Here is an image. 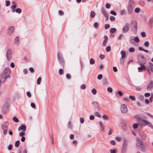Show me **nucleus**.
<instances>
[{
    "mask_svg": "<svg viewBox=\"0 0 153 153\" xmlns=\"http://www.w3.org/2000/svg\"><path fill=\"white\" fill-rule=\"evenodd\" d=\"M10 69L8 68H5L3 71L2 75L0 76V77L1 79H4V82L6 81L7 78L10 77Z\"/></svg>",
    "mask_w": 153,
    "mask_h": 153,
    "instance_id": "obj_1",
    "label": "nucleus"
},
{
    "mask_svg": "<svg viewBox=\"0 0 153 153\" xmlns=\"http://www.w3.org/2000/svg\"><path fill=\"white\" fill-rule=\"evenodd\" d=\"M135 5V3L133 0H130L127 7L128 13L131 14L133 10Z\"/></svg>",
    "mask_w": 153,
    "mask_h": 153,
    "instance_id": "obj_2",
    "label": "nucleus"
},
{
    "mask_svg": "<svg viewBox=\"0 0 153 153\" xmlns=\"http://www.w3.org/2000/svg\"><path fill=\"white\" fill-rule=\"evenodd\" d=\"M140 41V40L138 37L132 36L130 38V42L136 46L138 45V42Z\"/></svg>",
    "mask_w": 153,
    "mask_h": 153,
    "instance_id": "obj_3",
    "label": "nucleus"
},
{
    "mask_svg": "<svg viewBox=\"0 0 153 153\" xmlns=\"http://www.w3.org/2000/svg\"><path fill=\"white\" fill-rule=\"evenodd\" d=\"M130 26L131 31L134 33H135L137 32V24L135 20L132 21L131 22Z\"/></svg>",
    "mask_w": 153,
    "mask_h": 153,
    "instance_id": "obj_4",
    "label": "nucleus"
},
{
    "mask_svg": "<svg viewBox=\"0 0 153 153\" xmlns=\"http://www.w3.org/2000/svg\"><path fill=\"white\" fill-rule=\"evenodd\" d=\"M136 144V146L138 149H140L143 152H145L146 151V147L140 140H137Z\"/></svg>",
    "mask_w": 153,
    "mask_h": 153,
    "instance_id": "obj_5",
    "label": "nucleus"
},
{
    "mask_svg": "<svg viewBox=\"0 0 153 153\" xmlns=\"http://www.w3.org/2000/svg\"><path fill=\"white\" fill-rule=\"evenodd\" d=\"M8 125V123L7 122H5L2 126L3 133L4 135H6L7 133Z\"/></svg>",
    "mask_w": 153,
    "mask_h": 153,
    "instance_id": "obj_6",
    "label": "nucleus"
},
{
    "mask_svg": "<svg viewBox=\"0 0 153 153\" xmlns=\"http://www.w3.org/2000/svg\"><path fill=\"white\" fill-rule=\"evenodd\" d=\"M138 60L139 62L140 63V65L145 64L146 62L143 56L140 55L138 56Z\"/></svg>",
    "mask_w": 153,
    "mask_h": 153,
    "instance_id": "obj_7",
    "label": "nucleus"
},
{
    "mask_svg": "<svg viewBox=\"0 0 153 153\" xmlns=\"http://www.w3.org/2000/svg\"><path fill=\"white\" fill-rule=\"evenodd\" d=\"M121 112L123 113H126L127 111V107L126 105L123 104L121 105L120 107Z\"/></svg>",
    "mask_w": 153,
    "mask_h": 153,
    "instance_id": "obj_8",
    "label": "nucleus"
},
{
    "mask_svg": "<svg viewBox=\"0 0 153 153\" xmlns=\"http://www.w3.org/2000/svg\"><path fill=\"white\" fill-rule=\"evenodd\" d=\"M6 56L7 59L8 61L10 60L12 57V52L10 50L8 49L7 50L6 52Z\"/></svg>",
    "mask_w": 153,
    "mask_h": 153,
    "instance_id": "obj_9",
    "label": "nucleus"
},
{
    "mask_svg": "<svg viewBox=\"0 0 153 153\" xmlns=\"http://www.w3.org/2000/svg\"><path fill=\"white\" fill-rule=\"evenodd\" d=\"M57 57L60 63L62 65H63L64 64V60H63V58L60 56L59 52H58L57 53Z\"/></svg>",
    "mask_w": 153,
    "mask_h": 153,
    "instance_id": "obj_10",
    "label": "nucleus"
},
{
    "mask_svg": "<svg viewBox=\"0 0 153 153\" xmlns=\"http://www.w3.org/2000/svg\"><path fill=\"white\" fill-rule=\"evenodd\" d=\"M129 30V27L128 24L126 23L124 25L123 28V33H126Z\"/></svg>",
    "mask_w": 153,
    "mask_h": 153,
    "instance_id": "obj_11",
    "label": "nucleus"
},
{
    "mask_svg": "<svg viewBox=\"0 0 153 153\" xmlns=\"http://www.w3.org/2000/svg\"><path fill=\"white\" fill-rule=\"evenodd\" d=\"M143 121L144 122L143 125L144 126H148L152 128H153V126L152 123L146 120H143Z\"/></svg>",
    "mask_w": 153,
    "mask_h": 153,
    "instance_id": "obj_12",
    "label": "nucleus"
},
{
    "mask_svg": "<svg viewBox=\"0 0 153 153\" xmlns=\"http://www.w3.org/2000/svg\"><path fill=\"white\" fill-rule=\"evenodd\" d=\"M14 27L13 26L10 27L7 30V34L8 35H10L14 31Z\"/></svg>",
    "mask_w": 153,
    "mask_h": 153,
    "instance_id": "obj_13",
    "label": "nucleus"
},
{
    "mask_svg": "<svg viewBox=\"0 0 153 153\" xmlns=\"http://www.w3.org/2000/svg\"><path fill=\"white\" fill-rule=\"evenodd\" d=\"M18 130L19 131L22 130L23 132H25L26 130V126L25 125H22L19 128Z\"/></svg>",
    "mask_w": 153,
    "mask_h": 153,
    "instance_id": "obj_14",
    "label": "nucleus"
},
{
    "mask_svg": "<svg viewBox=\"0 0 153 153\" xmlns=\"http://www.w3.org/2000/svg\"><path fill=\"white\" fill-rule=\"evenodd\" d=\"M2 112L3 114H6L8 111V107L6 105H4L3 106L2 108Z\"/></svg>",
    "mask_w": 153,
    "mask_h": 153,
    "instance_id": "obj_15",
    "label": "nucleus"
},
{
    "mask_svg": "<svg viewBox=\"0 0 153 153\" xmlns=\"http://www.w3.org/2000/svg\"><path fill=\"white\" fill-rule=\"evenodd\" d=\"M153 87V81L152 80H151L147 88L148 90H150Z\"/></svg>",
    "mask_w": 153,
    "mask_h": 153,
    "instance_id": "obj_16",
    "label": "nucleus"
},
{
    "mask_svg": "<svg viewBox=\"0 0 153 153\" xmlns=\"http://www.w3.org/2000/svg\"><path fill=\"white\" fill-rule=\"evenodd\" d=\"M121 59H125L126 55V52L123 51H122L121 52Z\"/></svg>",
    "mask_w": 153,
    "mask_h": 153,
    "instance_id": "obj_17",
    "label": "nucleus"
},
{
    "mask_svg": "<svg viewBox=\"0 0 153 153\" xmlns=\"http://www.w3.org/2000/svg\"><path fill=\"white\" fill-rule=\"evenodd\" d=\"M104 40L102 43V45L103 46H105L106 43H107L108 40V37L107 36H104Z\"/></svg>",
    "mask_w": 153,
    "mask_h": 153,
    "instance_id": "obj_18",
    "label": "nucleus"
},
{
    "mask_svg": "<svg viewBox=\"0 0 153 153\" xmlns=\"http://www.w3.org/2000/svg\"><path fill=\"white\" fill-rule=\"evenodd\" d=\"M101 12L104 16H107V15H108L106 11L102 7L101 8Z\"/></svg>",
    "mask_w": 153,
    "mask_h": 153,
    "instance_id": "obj_19",
    "label": "nucleus"
},
{
    "mask_svg": "<svg viewBox=\"0 0 153 153\" xmlns=\"http://www.w3.org/2000/svg\"><path fill=\"white\" fill-rule=\"evenodd\" d=\"M92 104H93L94 106L96 108H98L99 107V103L96 102H92Z\"/></svg>",
    "mask_w": 153,
    "mask_h": 153,
    "instance_id": "obj_20",
    "label": "nucleus"
},
{
    "mask_svg": "<svg viewBox=\"0 0 153 153\" xmlns=\"http://www.w3.org/2000/svg\"><path fill=\"white\" fill-rule=\"evenodd\" d=\"M127 145L126 144H124L123 146V148L122 149V152H125L126 151L127 149Z\"/></svg>",
    "mask_w": 153,
    "mask_h": 153,
    "instance_id": "obj_21",
    "label": "nucleus"
},
{
    "mask_svg": "<svg viewBox=\"0 0 153 153\" xmlns=\"http://www.w3.org/2000/svg\"><path fill=\"white\" fill-rule=\"evenodd\" d=\"M121 128L123 131H126V125L124 123L121 126Z\"/></svg>",
    "mask_w": 153,
    "mask_h": 153,
    "instance_id": "obj_22",
    "label": "nucleus"
},
{
    "mask_svg": "<svg viewBox=\"0 0 153 153\" xmlns=\"http://www.w3.org/2000/svg\"><path fill=\"white\" fill-rule=\"evenodd\" d=\"M95 15V13L93 11L91 12L90 13V16L91 17L93 18H94Z\"/></svg>",
    "mask_w": 153,
    "mask_h": 153,
    "instance_id": "obj_23",
    "label": "nucleus"
},
{
    "mask_svg": "<svg viewBox=\"0 0 153 153\" xmlns=\"http://www.w3.org/2000/svg\"><path fill=\"white\" fill-rule=\"evenodd\" d=\"M19 38L18 37H16L15 40L14 42L16 44L19 42Z\"/></svg>",
    "mask_w": 153,
    "mask_h": 153,
    "instance_id": "obj_24",
    "label": "nucleus"
},
{
    "mask_svg": "<svg viewBox=\"0 0 153 153\" xmlns=\"http://www.w3.org/2000/svg\"><path fill=\"white\" fill-rule=\"evenodd\" d=\"M140 8L139 7L136 8L134 10V11L136 13H139L140 11Z\"/></svg>",
    "mask_w": 153,
    "mask_h": 153,
    "instance_id": "obj_25",
    "label": "nucleus"
},
{
    "mask_svg": "<svg viewBox=\"0 0 153 153\" xmlns=\"http://www.w3.org/2000/svg\"><path fill=\"white\" fill-rule=\"evenodd\" d=\"M20 144V141L19 140H17L15 142V146L16 147H19Z\"/></svg>",
    "mask_w": 153,
    "mask_h": 153,
    "instance_id": "obj_26",
    "label": "nucleus"
},
{
    "mask_svg": "<svg viewBox=\"0 0 153 153\" xmlns=\"http://www.w3.org/2000/svg\"><path fill=\"white\" fill-rule=\"evenodd\" d=\"M15 12L18 13H20L22 12V10L20 8H17L15 10Z\"/></svg>",
    "mask_w": 153,
    "mask_h": 153,
    "instance_id": "obj_27",
    "label": "nucleus"
},
{
    "mask_svg": "<svg viewBox=\"0 0 153 153\" xmlns=\"http://www.w3.org/2000/svg\"><path fill=\"white\" fill-rule=\"evenodd\" d=\"M41 80V77H39L37 80V83L38 85H40V84Z\"/></svg>",
    "mask_w": 153,
    "mask_h": 153,
    "instance_id": "obj_28",
    "label": "nucleus"
},
{
    "mask_svg": "<svg viewBox=\"0 0 153 153\" xmlns=\"http://www.w3.org/2000/svg\"><path fill=\"white\" fill-rule=\"evenodd\" d=\"M149 24L150 25V26L151 27L152 26V24L153 23V18L149 20Z\"/></svg>",
    "mask_w": 153,
    "mask_h": 153,
    "instance_id": "obj_29",
    "label": "nucleus"
},
{
    "mask_svg": "<svg viewBox=\"0 0 153 153\" xmlns=\"http://www.w3.org/2000/svg\"><path fill=\"white\" fill-rule=\"evenodd\" d=\"M149 65L153 73V64L151 63H149Z\"/></svg>",
    "mask_w": 153,
    "mask_h": 153,
    "instance_id": "obj_30",
    "label": "nucleus"
},
{
    "mask_svg": "<svg viewBox=\"0 0 153 153\" xmlns=\"http://www.w3.org/2000/svg\"><path fill=\"white\" fill-rule=\"evenodd\" d=\"M116 31V29L115 28H111L110 30V32L111 33H114Z\"/></svg>",
    "mask_w": 153,
    "mask_h": 153,
    "instance_id": "obj_31",
    "label": "nucleus"
},
{
    "mask_svg": "<svg viewBox=\"0 0 153 153\" xmlns=\"http://www.w3.org/2000/svg\"><path fill=\"white\" fill-rule=\"evenodd\" d=\"M94 115L95 116L98 117H101V116L100 115L99 113L98 112H95L94 113Z\"/></svg>",
    "mask_w": 153,
    "mask_h": 153,
    "instance_id": "obj_32",
    "label": "nucleus"
},
{
    "mask_svg": "<svg viewBox=\"0 0 153 153\" xmlns=\"http://www.w3.org/2000/svg\"><path fill=\"white\" fill-rule=\"evenodd\" d=\"M129 98L132 101H134L135 100V98L134 96L132 95H130L129 96Z\"/></svg>",
    "mask_w": 153,
    "mask_h": 153,
    "instance_id": "obj_33",
    "label": "nucleus"
},
{
    "mask_svg": "<svg viewBox=\"0 0 153 153\" xmlns=\"http://www.w3.org/2000/svg\"><path fill=\"white\" fill-rule=\"evenodd\" d=\"M135 49L133 48H131L129 49V51L130 52H133L134 51Z\"/></svg>",
    "mask_w": 153,
    "mask_h": 153,
    "instance_id": "obj_34",
    "label": "nucleus"
},
{
    "mask_svg": "<svg viewBox=\"0 0 153 153\" xmlns=\"http://www.w3.org/2000/svg\"><path fill=\"white\" fill-rule=\"evenodd\" d=\"M144 44V46L146 47H148L149 46V43L148 41L145 42Z\"/></svg>",
    "mask_w": 153,
    "mask_h": 153,
    "instance_id": "obj_35",
    "label": "nucleus"
},
{
    "mask_svg": "<svg viewBox=\"0 0 153 153\" xmlns=\"http://www.w3.org/2000/svg\"><path fill=\"white\" fill-rule=\"evenodd\" d=\"M91 92L93 94L95 95L97 93V91L95 88H94L91 90Z\"/></svg>",
    "mask_w": 153,
    "mask_h": 153,
    "instance_id": "obj_36",
    "label": "nucleus"
},
{
    "mask_svg": "<svg viewBox=\"0 0 153 153\" xmlns=\"http://www.w3.org/2000/svg\"><path fill=\"white\" fill-rule=\"evenodd\" d=\"M102 118L103 119L106 120H108V116L105 115H104L102 116Z\"/></svg>",
    "mask_w": 153,
    "mask_h": 153,
    "instance_id": "obj_37",
    "label": "nucleus"
},
{
    "mask_svg": "<svg viewBox=\"0 0 153 153\" xmlns=\"http://www.w3.org/2000/svg\"><path fill=\"white\" fill-rule=\"evenodd\" d=\"M64 72V71L62 69H60L59 70V73L60 75L62 74Z\"/></svg>",
    "mask_w": 153,
    "mask_h": 153,
    "instance_id": "obj_38",
    "label": "nucleus"
},
{
    "mask_svg": "<svg viewBox=\"0 0 153 153\" xmlns=\"http://www.w3.org/2000/svg\"><path fill=\"white\" fill-rule=\"evenodd\" d=\"M94 60L93 59L91 58L90 59V62L91 64L93 65L94 64Z\"/></svg>",
    "mask_w": 153,
    "mask_h": 153,
    "instance_id": "obj_39",
    "label": "nucleus"
},
{
    "mask_svg": "<svg viewBox=\"0 0 153 153\" xmlns=\"http://www.w3.org/2000/svg\"><path fill=\"white\" fill-rule=\"evenodd\" d=\"M111 48L110 46H108L106 48V51L107 52H109L111 50Z\"/></svg>",
    "mask_w": 153,
    "mask_h": 153,
    "instance_id": "obj_40",
    "label": "nucleus"
},
{
    "mask_svg": "<svg viewBox=\"0 0 153 153\" xmlns=\"http://www.w3.org/2000/svg\"><path fill=\"white\" fill-rule=\"evenodd\" d=\"M13 121L16 123L18 122H19V120L16 117H13Z\"/></svg>",
    "mask_w": 153,
    "mask_h": 153,
    "instance_id": "obj_41",
    "label": "nucleus"
},
{
    "mask_svg": "<svg viewBox=\"0 0 153 153\" xmlns=\"http://www.w3.org/2000/svg\"><path fill=\"white\" fill-rule=\"evenodd\" d=\"M6 2V6L7 7L8 6L10 5V2L9 1L6 0L5 1Z\"/></svg>",
    "mask_w": 153,
    "mask_h": 153,
    "instance_id": "obj_42",
    "label": "nucleus"
},
{
    "mask_svg": "<svg viewBox=\"0 0 153 153\" xmlns=\"http://www.w3.org/2000/svg\"><path fill=\"white\" fill-rule=\"evenodd\" d=\"M138 126V124L137 123H135L133 124V127L134 128H136Z\"/></svg>",
    "mask_w": 153,
    "mask_h": 153,
    "instance_id": "obj_43",
    "label": "nucleus"
},
{
    "mask_svg": "<svg viewBox=\"0 0 153 153\" xmlns=\"http://www.w3.org/2000/svg\"><path fill=\"white\" fill-rule=\"evenodd\" d=\"M110 20L111 21H114L115 19V18L113 16H111L110 17Z\"/></svg>",
    "mask_w": 153,
    "mask_h": 153,
    "instance_id": "obj_44",
    "label": "nucleus"
},
{
    "mask_svg": "<svg viewBox=\"0 0 153 153\" xmlns=\"http://www.w3.org/2000/svg\"><path fill=\"white\" fill-rule=\"evenodd\" d=\"M102 77V76L101 74L99 75L97 77V79L99 80L101 79Z\"/></svg>",
    "mask_w": 153,
    "mask_h": 153,
    "instance_id": "obj_45",
    "label": "nucleus"
},
{
    "mask_svg": "<svg viewBox=\"0 0 153 153\" xmlns=\"http://www.w3.org/2000/svg\"><path fill=\"white\" fill-rule=\"evenodd\" d=\"M141 35L143 37H145L146 36V34L145 32H143L141 33Z\"/></svg>",
    "mask_w": 153,
    "mask_h": 153,
    "instance_id": "obj_46",
    "label": "nucleus"
},
{
    "mask_svg": "<svg viewBox=\"0 0 153 153\" xmlns=\"http://www.w3.org/2000/svg\"><path fill=\"white\" fill-rule=\"evenodd\" d=\"M80 88L82 89H84L86 88L85 85L84 84H82L81 85Z\"/></svg>",
    "mask_w": 153,
    "mask_h": 153,
    "instance_id": "obj_47",
    "label": "nucleus"
},
{
    "mask_svg": "<svg viewBox=\"0 0 153 153\" xmlns=\"http://www.w3.org/2000/svg\"><path fill=\"white\" fill-rule=\"evenodd\" d=\"M21 132L20 133L19 136L20 137H22L24 136H24L25 135V133L24 132Z\"/></svg>",
    "mask_w": 153,
    "mask_h": 153,
    "instance_id": "obj_48",
    "label": "nucleus"
},
{
    "mask_svg": "<svg viewBox=\"0 0 153 153\" xmlns=\"http://www.w3.org/2000/svg\"><path fill=\"white\" fill-rule=\"evenodd\" d=\"M29 70L32 73H34V70L32 67L29 68Z\"/></svg>",
    "mask_w": 153,
    "mask_h": 153,
    "instance_id": "obj_49",
    "label": "nucleus"
},
{
    "mask_svg": "<svg viewBox=\"0 0 153 153\" xmlns=\"http://www.w3.org/2000/svg\"><path fill=\"white\" fill-rule=\"evenodd\" d=\"M105 56L104 55L101 54L100 55V58L101 59V60H102L104 58Z\"/></svg>",
    "mask_w": 153,
    "mask_h": 153,
    "instance_id": "obj_50",
    "label": "nucleus"
},
{
    "mask_svg": "<svg viewBox=\"0 0 153 153\" xmlns=\"http://www.w3.org/2000/svg\"><path fill=\"white\" fill-rule=\"evenodd\" d=\"M107 90L108 92L110 93L112 92L113 91L112 88L111 87L108 88H107Z\"/></svg>",
    "mask_w": 153,
    "mask_h": 153,
    "instance_id": "obj_51",
    "label": "nucleus"
},
{
    "mask_svg": "<svg viewBox=\"0 0 153 153\" xmlns=\"http://www.w3.org/2000/svg\"><path fill=\"white\" fill-rule=\"evenodd\" d=\"M94 26L95 28H97L99 26V24L97 22H95L94 24Z\"/></svg>",
    "mask_w": 153,
    "mask_h": 153,
    "instance_id": "obj_52",
    "label": "nucleus"
},
{
    "mask_svg": "<svg viewBox=\"0 0 153 153\" xmlns=\"http://www.w3.org/2000/svg\"><path fill=\"white\" fill-rule=\"evenodd\" d=\"M150 95V94L149 93H146L145 94L144 96L146 97H149Z\"/></svg>",
    "mask_w": 153,
    "mask_h": 153,
    "instance_id": "obj_53",
    "label": "nucleus"
},
{
    "mask_svg": "<svg viewBox=\"0 0 153 153\" xmlns=\"http://www.w3.org/2000/svg\"><path fill=\"white\" fill-rule=\"evenodd\" d=\"M99 123L101 128L103 129V126L102 122L101 121H100Z\"/></svg>",
    "mask_w": 153,
    "mask_h": 153,
    "instance_id": "obj_54",
    "label": "nucleus"
},
{
    "mask_svg": "<svg viewBox=\"0 0 153 153\" xmlns=\"http://www.w3.org/2000/svg\"><path fill=\"white\" fill-rule=\"evenodd\" d=\"M66 77L67 79H71V76L70 74H67L66 75Z\"/></svg>",
    "mask_w": 153,
    "mask_h": 153,
    "instance_id": "obj_55",
    "label": "nucleus"
},
{
    "mask_svg": "<svg viewBox=\"0 0 153 153\" xmlns=\"http://www.w3.org/2000/svg\"><path fill=\"white\" fill-rule=\"evenodd\" d=\"M121 138L120 137H117L115 138V140L119 142L121 141Z\"/></svg>",
    "mask_w": 153,
    "mask_h": 153,
    "instance_id": "obj_56",
    "label": "nucleus"
},
{
    "mask_svg": "<svg viewBox=\"0 0 153 153\" xmlns=\"http://www.w3.org/2000/svg\"><path fill=\"white\" fill-rule=\"evenodd\" d=\"M27 95L29 97H31V94L29 91H27Z\"/></svg>",
    "mask_w": 153,
    "mask_h": 153,
    "instance_id": "obj_57",
    "label": "nucleus"
},
{
    "mask_svg": "<svg viewBox=\"0 0 153 153\" xmlns=\"http://www.w3.org/2000/svg\"><path fill=\"white\" fill-rule=\"evenodd\" d=\"M110 6L108 3H106L105 5V7L107 9H109L110 8Z\"/></svg>",
    "mask_w": 153,
    "mask_h": 153,
    "instance_id": "obj_58",
    "label": "nucleus"
},
{
    "mask_svg": "<svg viewBox=\"0 0 153 153\" xmlns=\"http://www.w3.org/2000/svg\"><path fill=\"white\" fill-rule=\"evenodd\" d=\"M110 13L114 16H115L116 15V13L113 10H111V11Z\"/></svg>",
    "mask_w": 153,
    "mask_h": 153,
    "instance_id": "obj_59",
    "label": "nucleus"
},
{
    "mask_svg": "<svg viewBox=\"0 0 153 153\" xmlns=\"http://www.w3.org/2000/svg\"><path fill=\"white\" fill-rule=\"evenodd\" d=\"M80 122L81 123H84V120L83 118L82 117H80Z\"/></svg>",
    "mask_w": 153,
    "mask_h": 153,
    "instance_id": "obj_60",
    "label": "nucleus"
},
{
    "mask_svg": "<svg viewBox=\"0 0 153 153\" xmlns=\"http://www.w3.org/2000/svg\"><path fill=\"white\" fill-rule=\"evenodd\" d=\"M110 27V25L109 24H106L105 25V29H108Z\"/></svg>",
    "mask_w": 153,
    "mask_h": 153,
    "instance_id": "obj_61",
    "label": "nucleus"
},
{
    "mask_svg": "<svg viewBox=\"0 0 153 153\" xmlns=\"http://www.w3.org/2000/svg\"><path fill=\"white\" fill-rule=\"evenodd\" d=\"M31 106L33 108H35L36 107V105L34 103H31Z\"/></svg>",
    "mask_w": 153,
    "mask_h": 153,
    "instance_id": "obj_62",
    "label": "nucleus"
},
{
    "mask_svg": "<svg viewBox=\"0 0 153 153\" xmlns=\"http://www.w3.org/2000/svg\"><path fill=\"white\" fill-rule=\"evenodd\" d=\"M109 151L111 153H116V151L114 149H110Z\"/></svg>",
    "mask_w": 153,
    "mask_h": 153,
    "instance_id": "obj_63",
    "label": "nucleus"
},
{
    "mask_svg": "<svg viewBox=\"0 0 153 153\" xmlns=\"http://www.w3.org/2000/svg\"><path fill=\"white\" fill-rule=\"evenodd\" d=\"M146 114L149 117H151V118H152V119H153V115H151L149 113H146Z\"/></svg>",
    "mask_w": 153,
    "mask_h": 153,
    "instance_id": "obj_64",
    "label": "nucleus"
}]
</instances>
